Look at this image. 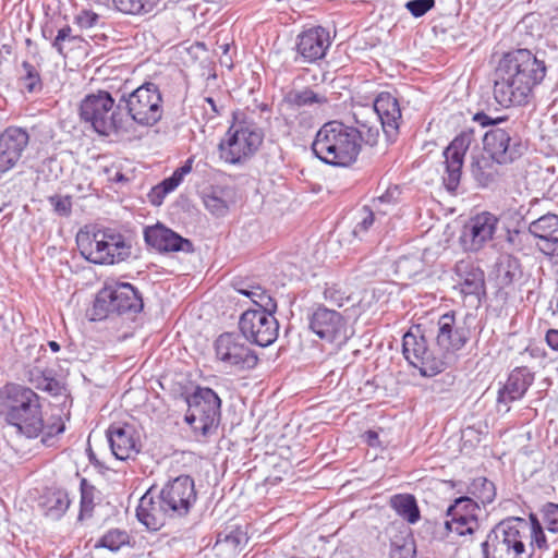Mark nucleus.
<instances>
[{
  "instance_id": "obj_1",
  "label": "nucleus",
  "mask_w": 558,
  "mask_h": 558,
  "mask_svg": "<svg viewBox=\"0 0 558 558\" xmlns=\"http://www.w3.org/2000/svg\"><path fill=\"white\" fill-rule=\"evenodd\" d=\"M545 61L525 48L506 52L495 71L494 97L504 107L524 106L546 76Z\"/></svg>"
},
{
  "instance_id": "obj_2",
  "label": "nucleus",
  "mask_w": 558,
  "mask_h": 558,
  "mask_svg": "<svg viewBox=\"0 0 558 558\" xmlns=\"http://www.w3.org/2000/svg\"><path fill=\"white\" fill-rule=\"evenodd\" d=\"M483 558H532L535 548H547L543 526L536 514L529 520L509 517L497 523L481 544Z\"/></svg>"
},
{
  "instance_id": "obj_3",
  "label": "nucleus",
  "mask_w": 558,
  "mask_h": 558,
  "mask_svg": "<svg viewBox=\"0 0 558 558\" xmlns=\"http://www.w3.org/2000/svg\"><path fill=\"white\" fill-rule=\"evenodd\" d=\"M312 150L326 165L350 167L361 153L360 131L340 121H329L317 131Z\"/></svg>"
},
{
  "instance_id": "obj_4",
  "label": "nucleus",
  "mask_w": 558,
  "mask_h": 558,
  "mask_svg": "<svg viewBox=\"0 0 558 558\" xmlns=\"http://www.w3.org/2000/svg\"><path fill=\"white\" fill-rule=\"evenodd\" d=\"M144 308L141 292L129 282L109 281L97 292L93 320H102L111 315L134 318Z\"/></svg>"
},
{
  "instance_id": "obj_5",
  "label": "nucleus",
  "mask_w": 558,
  "mask_h": 558,
  "mask_svg": "<svg viewBox=\"0 0 558 558\" xmlns=\"http://www.w3.org/2000/svg\"><path fill=\"white\" fill-rule=\"evenodd\" d=\"M5 393L8 399L7 422L28 438L38 437L44 429L38 395L20 385L8 386Z\"/></svg>"
},
{
  "instance_id": "obj_6",
  "label": "nucleus",
  "mask_w": 558,
  "mask_h": 558,
  "mask_svg": "<svg viewBox=\"0 0 558 558\" xmlns=\"http://www.w3.org/2000/svg\"><path fill=\"white\" fill-rule=\"evenodd\" d=\"M80 116L99 135L110 136L128 131L119 102L116 105V99L107 90L85 96L80 106Z\"/></svg>"
},
{
  "instance_id": "obj_7",
  "label": "nucleus",
  "mask_w": 558,
  "mask_h": 558,
  "mask_svg": "<svg viewBox=\"0 0 558 558\" xmlns=\"http://www.w3.org/2000/svg\"><path fill=\"white\" fill-rule=\"evenodd\" d=\"M119 108L125 111L140 126L156 125L163 116V98L159 86L150 81L144 82L131 92H123L119 97Z\"/></svg>"
},
{
  "instance_id": "obj_8",
  "label": "nucleus",
  "mask_w": 558,
  "mask_h": 558,
  "mask_svg": "<svg viewBox=\"0 0 558 558\" xmlns=\"http://www.w3.org/2000/svg\"><path fill=\"white\" fill-rule=\"evenodd\" d=\"M473 121L485 128L494 125L483 136L484 149L494 161L506 165L514 161L524 151V145L512 126L500 128L498 124L508 121L506 117L490 118L485 112H477Z\"/></svg>"
},
{
  "instance_id": "obj_9",
  "label": "nucleus",
  "mask_w": 558,
  "mask_h": 558,
  "mask_svg": "<svg viewBox=\"0 0 558 558\" xmlns=\"http://www.w3.org/2000/svg\"><path fill=\"white\" fill-rule=\"evenodd\" d=\"M262 130L252 121H235L220 141V159L229 165H241L250 159L263 143Z\"/></svg>"
},
{
  "instance_id": "obj_10",
  "label": "nucleus",
  "mask_w": 558,
  "mask_h": 558,
  "mask_svg": "<svg viewBox=\"0 0 558 558\" xmlns=\"http://www.w3.org/2000/svg\"><path fill=\"white\" fill-rule=\"evenodd\" d=\"M189 410L184 421L204 437L215 432L220 422L221 399L208 387L197 386L186 398Z\"/></svg>"
},
{
  "instance_id": "obj_11",
  "label": "nucleus",
  "mask_w": 558,
  "mask_h": 558,
  "mask_svg": "<svg viewBox=\"0 0 558 558\" xmlns=\"http://www.w3.org/2000/svg\"><path fill=\"white\" fill-rule=\"evenodd\" d=\"M402 352L405 360L424 377H433L441 373L448 365L447 355L439 348L429 347L420 330H409L403 335Z\"/></svg>"
},
{
  "instance_id": "obj_12",
  "label": "nucleus",
  "mask_w": 558,
  "mask_h": 558,
  "mask_svg": "<svg viewBox=\"0 0 558 558\" xmlns=\"http://www.w3.org/2000/svg\"><path fill=\"white\" fill-rule=\"evenodd\" d=\"M215 356L226 368L233 371L253 369L258 364L256 352L247 341L234 332L221 333L214 343Z\"/></svg>"
},
{
  "instance_id": "obj_13",
  "label": "nucleus",
  "mask_w": 558,
  "mask_h": 558,
  "mask_svg": "<svg viewBox=\"0 0 558 558\" xmlns=\"http://www.w3.org/2000/svg\"><path fill=\"white\" fill-rule=\"evenodd\" d=\"M276 311H258L248 308L239 319L241 336L250 343L260 348L271 345L279 335V323Z\"/></svg>"
},
{
  "instance_id": "obj_14",
  "label": "nucleus",
  "mask_w": 558,
  "mask_h": 558,
  "mask_svg": "<svg viewBox=\"0 0 558 558\" xmlns=\"http://www.w3.org/2000/svg\"><path fill=\"white\" fill-rule=\"evenodd\" d=\"M470 316L458 319L453 312L441 315L438 319L436 345L447 355V361L460 351L471 338V327L468 325Z\"/></svg>"
},
{
  "instance_id": "obj_15",
  "label": "nucleus",
  "mask_w": 558,
  "mask_h": 558,
  "mask_svg": "<svg viewBox=\"0 0 558 558\" xmlns=\"http://www.w3.org/2000/svg\"><path fill=\"white\" fill-rule=\"evenodd\" d=\"M159 494L163 506L174 518L186 515L197 498L194 480L190 475H180L169 481Z\"/></svg>"
},
{
  "instance_id": "obj_16",
  "label": "nucleus",
  "mask_w": 558,
  "mask_h": 558,
  "mask_svg": "<svg viewBox=\"0 0 558 558\" xmlns=\"http://www.w3.org/2000/svg\"><path fill=\"white\" fill-rule=\"evenodd\" d=\"M474 140V129L465 128L453 138L444 151L446 174L444 175L442 181L446 190L450 193H454L459 186L463 158Z\"/></svg>"
},
{
  "instance_id": "obj_17",
  "label": "nucleus",
  "mask_w": 558,
  "mask_h": 558,
  "mask_svg": "<svg viewBox=\"0 0 558 558\" xmlns=\"http://www.w3.org/2000/svg\"><path fill=\"white\" fill-rule=\"evenodd\" d=\"M498 218L487 211L472 217L463 227L460 241L465 251L477 252L483 248L496 232Z\"/></svg>"
},
{
  "instance_id": "obj_18",
  "label": "nucleus",
  "mask_w": 558,
  "mask_h": 558,
  "mask_svg": "<svg viewBox=\"0 0 558 558\" xmlns=\"http://www.w3.org/2000/svg\"><path fill=\"white\" fill-rule=\"evenodd\" d=\"M331 45L329 32L323 26H313L301 32L296 37L295 61L314 63L325 58Z\"/></svg>"
},
{
  "instance_id": "obj_19",
  "label": "nucleus",
  "mask_w": 558,
  "mask_h": 558,
  "mask_svg": "<svg viewBox=\"0 0 558 558\" xmlns=\"http://www.w3.org/2000/svg\"><path fill=\"white\" fill-rule=\"evenodd\" d=\"M29 143V134L25 129L9 126L0 135V171L13 168L23 157Z\"/></svg>"
},
{
  "instance_id": "obj_20",
  "label": "nucleus",
  "mask_w": 558,
  "mask_h": 558,
  "mask_svg": "<svg viewBox=\"0 0 558 558\" xmlns=\"http://www.w3.org/2000/svg\"><path fill=\"white\" fill-rule=\"evenodd\" d=\"M308 324L314 333L328 342L345 339V322L337 311L319 306L308 316Z\"/></svg>"
},
{
  "instance_id": "obj_21",
  "label": "nucleus",
  "mask_w": 558,
  "mask_h": 558,
  "mask_svg": "<svg viewBox=\"0 0 558 558\" xmlns=\"http://www.w3.org/2000/svg\"><path fill=\"white\" fill-rule=\"evenodd\" d=\"M144 240L148 246L160 253L194 251L193 243L189 239L160 223L145 228Z\"/></svg>"
},
{
  "instance_id": "obj_22",
  "label": "nucleus",
  "mask_w": 558,
  "mask_h": 558,
  "mask_svg": "<svg viewBox=\"0 0 558 558\" xmlns=\"http://www.w3.org/2000/svg\"><path fill=\"white\" fill-rule=\"evenodd\" d=\"M374 111L381 123V129L387 140L395 142L399 135L402 118L398 99L390 93H380L375 98Z\"/></svg>"
},
{
  "instance_id": "obj_23",
  "label": "nucleus",
  "mask_w": 558,
  "mask_h": 558,
  "mask_svg": "<svg viewBox=\"0 0 558 558\" xmlns=\"http://www.w3.org/2000/svg\"><path fill=\"white\" fill-rule=\"evenodd\" d=\"M534 381V374L527 367H517L508 376L506 384L498 391L497 404L499 411L505 407V412L510 410V403L524 397Z\"/></svg>"
},
{
  "instance_id": "obj_24",
  "label": "nucleus",
  "mask_w": 558,
  "mask_h": 558,
  "mask_svg": "<svg viewBox=\"0 0 558 558\" xmlns=\"http://www.w3.org/2000/svg\"><path fill=\"white\" fill-rule=\"evenodd\" d=\"M108 441L113 456L118 460H128L135 457L141 444L135 429L130 425H111L107 430Z\"/></svg>"
},
{
  "instance_id": "obj_25",
  "label": "nucleus",
  "mask_w": 558,
  "mask_h": 558,
  "mask_svg": "<svg viewBox=\"0 0 558 558\" xmlns=\"http://www.w3.org/2000/svg\"><path fill=\"white\" fill-rule=\"evenodd\" d=\"M530 233L537 239L536 245L546 255L558 253V216L546 214L532 221Z\"/></svg>"
},
{
  "instance_id": "obj_26",
  "label": "nucleus",
  "mask_w": 558,
  "mask_h": 558,
  "mask_svg": "<svg viewBox=\"0 0 558 558\" xmlns=\"http://www.w3.org/2000/svg\"><path fill=\"white\" fill-rule=\"evenodd\" d=\"M136 517L142 524L151 531L160 530L166 524L167 519L173 518L170 510L163 506L160 494L157 498H154L150 492L144 494L140 499Z\"/></svg>"
},
{
  "instance_id": "obj_27",
  "label": "nucleus",
  "mask_w": 558,
  "mask_h": 558,
  "mask_svg": "<svg viewBox=\"0 0 558 558\" xmlns=\"http://www.w3.org/2000/svg\"><path fill=\"white\" fill-rule=\"evenodd\" d=\"M460 291L464 295H474L481 300L485 295L484 271L470 259H461L454 266Z\"/></svg>"
},
{
  "instance_id": "obj_28",
  "label": "nucleus",
  "mask_w": 558,
  "mask_h": 558,
  "mask_svg": "<svg viewBox=\"0 0 558 558\" xmlns=\"http://www.w3.org/2000/svg\"><path fill=\"white\" fill-rule=\"evenodd\" d=\"M76 243L81 254L94 264H112V258L105 252V230H97L93 234L78 232Z\"/></svg>"
},
{
  "instance_id": "obj_29",
  "label": "nucleus",
  "mask_w": 558,
  "mask_h": 558,
  "mask_svg": "<svg viewBox=\"0 0 558 558\" xmlns=\"http://www.w3.org/2000/svg\"><path fill=\"white\" fill-rule=\"evenodd\" d=\"M247 541V533L241 526H228L217 535L213 551L221 558H234Z\"/></svg>"
},
{
  "instance_id": "obj_30",
  "label": "nucleus",
  "mask_w": 558,
  "mask_h": 558,
  "mask_svg": "<svg viewBox=\"0 0 558 558\" xmlns=\"http://www.w3.org/2000/svg\"><path fill=\"white\" fill-rule=\"evenodd\" d=\"M193 162V157L187 158L169 178L155 185L148 193L149 202L155 206H160L165 197L173 192L182 183L184 177L192 171Z\"/></svg>"
},
{
  "instance_id": "obj_31",
  "label": "nucleus",
  "mask_w": 558,
  "mask_h": 558,
  "mask_svg": "<svg viewBox=\"0 0 558 558\" xmlns=\"http://www.w3.org/2000/svg\"><path fill=\"white\" fill-rule=\"evenodd\" d=\"M70 505L71 500L64 489H48L41 495L38 507L47 519L58 521L65 514Z\"/></svg>"
},
{
  "instance_id": "obj_32",
  "label": "nucleus",
  "mask_w": 558,
  "mask_h": 558,
  "mask_svg": "<svg viewBox=\"0 0 558 558\" xmlns=\"http://www.w3.org/2000/svg\"><path fill=\"white\" fill-rule=\"evenodd\" d=\"M328 102L324 94L314 92L310 87L292 88L283 96L282 104L289 108L323 106Z\"/></svg>"
},
{
  "instance_id": "obj_33",
  "label": "nucleus",
  "mask_w": 558,
  "mask_h": 558,
  "mask_svg": "<svg viewBox=\"0 0 558 558\" xmlns=\"http://www.w3.org/2000/svg\"><path fill=\"white\" fill-rule=\"evenodd\" d=\"M105 230V252L112 258V264L120 263L126 259L131 254V244L126 241L125 236L114 229Z\"/></svg>"
},
{
  "instance_id": "obj_34",
  "label": "nucleus",
  "mask_w": 558,
  "mask_h": 558,
  "mask_svg": "<svg viewBox=\"0 0 558 558\" xmlns=\"http://www.w3.org/2000/svg\"><path fill=\"white\" fill-rule=\"evenodd\" d=\"M390 507L409 523H416L420 518V509L416 499L410 494H397L390 498Z\"/></svg>"
},
{
  "instance_id": "obj_35",
  "label": "nucleus",
  "mask_w": 558,
  "mask_h": 558,
  "mask_svg": "<svg viewBox=\"0 0 558 558\" xmlns=\"http://www.w3.org/2000/svg\"><path fill=\"white\" fill-rule=\"evenodd\" d=\"M234 288L240 294L248 298L258 307V311H277V302L259 284L234 286Z\"/></svg>"
},
{
  "instance_id": "obj_36",
  "label": "nucleus",
  "mask_w": 558,
  "mask_h": 558,
  "mask_svg": "<svg viewBox=\"0 0 558 558\" xmlns=\"http://www.w3.org/2000/svg\"><path fill=\"white\" fill-rule=\"evenodd\" d=\"M84 44L86 41L83 37L74 35L72 28L64 25L58 29L51 46L60 56L65 58L72 50L83 48Z\"/></svg>"
},
{
  "instance_id": "obj_37",
  "label": "nucleus",
  "mask_w": 558,
  "mask_h": 558,
  "mask_svg": "<svg viewBox=\"0 0 558 558\" xmlns=\"http://www.w3.org/2000/svg\"><path fill=\"white\" fill-rule=\"evenodd\" d=\"M466 496H471L477 504L486 506L492 504L496 497V487L493 482L486 477L480 476L474 478L466 488Z\"/></svg>"
},
{
  "instance_id": "obj_38",
  "label": "nucleus",
  "mask_w": 558,
  "mask_h": 558,
  "mask_svg": "<svg viewBox=\"0 0 558 558\" xmlns=\"http://www.w3.org/2000/svg\"><path fill=\"white\" fill-rule=\"evenodd\" d=\"M446 517L447 519L444 522V529L447 535L451 533H454L458 536L472 535L480 526L478 520L473 519L471 515H462L458 513L457 515Z\"/></svg>"
},
{
  "instance_id": "obj_39",
  "label": "nucleus",
  "mask_w": 558,
  "mask_h": 558,
  "mask_svg": "<svg viewBox=\"0 0 558 558\" xmlns=\"http://www.w3.org/2000/svg\"><path fill=\"white\" fill-rule=\"evenodd\" d=\"M81 501L78 520L90 518L96 504L100 500V492L86 478L80 482Z\"/></svg>"
},
{
  "instance_id": "obj_40",
  "label": "nucleus",
  "mask_w": 558,
  "mask_h": 558,
  "mask_svg": "<svg viewBox=\"0 0 558 558\" xmlns=\"http://www.w3.org/2000/svg\"><path fill=\"white\" fill-rule=\"evenodd\" d=\"M130 544V535L125 530H108L95 544V548H106L110 551H118Z\"/></svg>"
},
{
  "instance_id": "obj_41",
  "label": "nucleus",
  "mask_w": 558,
  "mask_h": 558,
  "mask_svg": "<svg viewBox=\"0 0 558 558\" xmlns=\"http://www.w3.org/2000/svg\"><path fill=\"white\" fill-rule=\"evenodd\" d=\"M113 7L124 14L140 15L151 12L156 0H112Z\"/></svg>"
},
{
  "instance_id": "obj_42",
  "label": "nucleus",
  "mask_w": 558,
  "mask_h": 558,
  "mask_svg": "<svg viewBox=\"0 0 558 558\" xmlns=\"http://www.w3.org/2000/svg\"><path fill=\"white\" fill-rule=\"evenodd\" d=\"M480 505L471 496H461L450 505L446 511V515H471L473 519L478 520Z\"/></svg>"
},
{
  "instance_id": "obj_43",
  "label": "nucleus",
  "mask_w": 558,
  "mask_h": 558,
  "mask_svg": "<svg viewBox=\"0 0 558 558\" xmlns=\"http://www.w3.org/2000/svg\"><path fill=\"white\" fill-rule=\"evenodd\" d=\"M222 194V190H213L203 197L206 209L216 217H223L229 211V204Z\"/></svg>"
},
{
  "instance_id": "obj_44",
  "label": "nucleus",
  "mask_w": 558,
  "mask_h": 558,
  "mask_svg": "<svg viewBox=\"0 0 558 558\" xmlns=\"http://www.w3.org/2000/svg\"><path fill=\"white\" fill-rule=\"evenodd\" d=\"M23 75L21 81L23 82L24 88L28 93H37L43 89V82L40 74L35 65L28 61L22 62Z\"/></svg>"
},
{
  "instance_id": "obj_45",
  "label": "nucleus",
  "mask_w": 558,
  "mask_h": 558,
  "mask_svg": "<svg viewBox=\"0 0 558 558\" xmlns=\"http://www.w3.org/2000/svg\"><path fill=\"white\" fill-rule=\"evenodd\" d=\"M546 529L551 533H558V505L547 502L542 509Z\"/></svg>"
},
{
  "instance_id": "obj_46",
  "label": "nucleus",
  "mask_w": 558,
  "mask_h": 558,
  "mask_svg": "<svg viewBox=\"0 0 558 558\" xmlns=\"http://www.w3.org/2000/svg\"><path fill=\"white\" fill-rule=\"evenodd\" d=\"M48 202L59 216L68 217L72 211V197L69 195H52Z\"/></svg>"
},
{
  "instance_id": "obj_47",
  "label": "nucleus",
  "mask_w": 558,
  "mask_h": 558,
  "mask_svg": "<svg viewBox=\"0 0 558 558\" xmlns=\"http://www.w3.org/2000/svg\"><path fill=\"white\" fill-rule=\"evenodd\" d=\"M100 16L92 10H82L74 16V24L81 29H89L98 26Z\"/></svg>"
},
{
  "instance_id": "obj_48",
  "label": "nucleus",
  "mask_w": 558,
  "mask_h": 558,
  "mask_svg": "<svg viewBox=\"0 0 558 558\" xmlns=\"http://www.w3.org/2000/svg\"><path fill=\"white\" fill-rule=\"evenodd\" d=\"M396 267L398 272L411 277L421 269V260L415 256H403L397 260Z\"/></svg>"
},
{
  "instance_id": "obj_49",
  "label": "nucleus",
  "mask_w": 558,
  "mask_h": 558,
  "mask_svg": "<svg viewBox=\"0 0 558 558\" xmlns=\"http://www.w3.org/2000/svg\"><path fill=\"white\" fill-rule=\"evenodd\" d=\"M324 298L326 301L339 307L349 299L338 284H327L324 290Z\"/></svg>"
},
{
  "instance_id": "obj_50",
  "label": "nucleus",
  "mask_w": 558,
  "mask_h": 558,
  "mask_svg": "<svg viewBox=\"0 0 558 558\" xmlns=\"http://www.w3.org/2000/svg\"><path fill=\"white\" fill-rule=\"evenodd\" d=\"M435 5V0H410L405 8L414 17H421Z\"/></svg>"
},
{
  "instance_id": "obj_51",
  "label": "nucleus",
  "mask_w": 558,
  "mask_h": 558,
  "mask_svg": "<svg viewBox=\"0 0 558 558\" xmlns=\"http://www.w3.org/2000/svg\"><path fill=\"white\" fill-rule=\"evenodd\" d=\"M489 165L487 159L478 160L472 165V173L474 178L483 185L487 184L493 179V173L485 171Z\"/></svg>"
},
{
  "instance_id": "obj_52",
  "label": "nucleus",
  "mask_w": 558,
  "mask_h": 558,
  "mask_svg": "<svg viewBox=\"0 0 558 558\" xmlns=\"http://www.w3.org/2000/svg\"><path fill=\"white\" fill-rule=\"evenodd\" d=\"M374 223V213L368 207H363L361 213V220L353 229L354 235L365 233Z\"/></svg>"
},
{
  "instance_id": "obj_53",
  "label": "nucleus",
  "mask_w": 558,
  "mask_h": 558,
  "mask_svg": "<svg viewBox=\"0 0 558 558\" xmlns=\"http://www.w3.org/2000/svg\"><path fill=\"white\" fill-rule=\"evenodd\" d=\"M359 131L361 134V145L363 143L369 146L377 144L379 136V131L377 128H368L367 125L363 124Z\"/></svg>"
},
{
  "instance_id": "obj_54",
  "label": "nucleus",
  "mask_w": 558,
  "mask_h": 558,
  "mask_svg": "<svg viewBox=\"0 0 558 558\" xmlns=\"http://www.w3.org/2000/svg\"><path fill=\"white\" fill-rule=\"evenodd\" d=\"M64 424L60 417L57 418L56 422H53L52 424L46 426L44 425V429L41 430V433H44L43 441L48 442L47 438L62 434L64 432Z\"/></svg>"
},
{
  "instance_id": "obj_55",
  "label": "nucleus",
  "mask_w": 558,
  "mask_h": 558,
  "mask_svg": "<svg viewBox=\"0 0 558 558\" xmlns=\"http://www.w3.org/2000/svg\"><path fill=\"white\" fill-rule=\"evenodd\" d=\"M415 550L412 547L402 546L392 549L391 558H415Z\"/></svg>"
},
{
  "instance_id": "obj_56",
  "label": "nucleus",
  "mask_w": 558,
  "mask_h": 558,
  "mask_svg": "<svg viewBox=\"0 0 558 558\" xmlns=\"http://www.w3.org/2000/svg\"><path fill=\"white\" fill-rule=\"evenodd\" d=\"M546 342L555 351H558V329H549L546 332Z\"/></svg>"
},
{
  "instance_id": "obj_57",
  "label": "nucleus",
  "mask_w": 558,
  "mask_h": 558,
  "mask_svg": "<svg viewBox=\"0 0 558 558\" xmlns=\"http://www.w3.org/2000/svg\"><path fill=\"white\" fill-rule=\"evenodd\" d=\"M398 192L397 187H393L392 190H387L386 193L380 195L377 198V202L379 204H392L396 202L395 194Z\"/></svg>"
},
{
  "instance_id": "obj_58",
  "label": "nucleus",
  "mask_w": 558,
  "mask_h": 558,
  "mask_svg": "<svg viewBox=\"0 0 558 558\" xmlns=\"http://www.w3.org/2000/svg\"><path fill=\"white\" fill-rule=\"evenodd\" d=\"M499 276L502 284H509L513 280V274H511L509 270H506L502 276Z\"/></svg>"
},
{
  "instance_id": "obj_59",
  "label": "nucleus",
  "mask_w": 558,
  "mask_h": 558,
  "mask_svg": "<svg viewBox=\"0 0 558 558\" xmlns=\"http://www.w3.org/2000/svg\"><path fill=\"white\" fill-rule=\"evenodd\" d=\"M44 381H45L46 384H45V386H43V388H44L45 390H49V391H51V390L53 389V385H56V381H54L53 379H51V378H47V377H45V378H44Z\"/></svg>"
},
{
  "instance_id": "obj_60",
  "label": "nucleus",
  "mask_w": 558,
  "mask_h": 558,
  "mask_svg": "<svg viewBox=\"0 0 558 558\" xmlns=\"http://www.w3.org/2000/svg\"><path fill=\"white\" fill-rule=\"evenodd\" d=\"M368 438H369V439H366V441L368 442V445H371V446H376V445H377L378 439H376V438H377L376 433H374V432H369V433H368Z\"/></svg>"
},
{
  "instance_id": "obj_61",
  "label": "nucleus",
  "mask_w": 558,
  "mask_h": 558,
  "mask_svg": "<svg viewBox=\"0 0 558 558\" xmlns=\"http://www.w3.org/2000/svg\"><path fill=\"white\" fill-rule=\"evenodd\" d=\"M205 101L210 106L211 110L217 114L219 113L218 109H217V106H216V101L214 100V98L211 97H206L205 98Z\"/></svg>"
},
{
  "instance_id": "obj_62",
  "label": "nucleus",
  "mask_w": 558,
  "mask_h": 558,
  "mask_svg": "<svg viewBox=\"0 0 558 558\" xmlns=\"http://www.w3.org/2000/svg\"><path fill=\"white\" fill-rule=\"evenodd\" d=\"M48 345L52 352H59L60 351V344L57 341H49Z\"/></svg>"
},
{
  "instance_id": "obj_63",
  "label": "nucleus",
  "mask_w": 558,
  "mask_h": 558,
  "mask_svg": "<svg viewBox=\"0 0 558 558\" xmlns=\"http://www.w3.org/2000/svg\"><path fill=\"white\" fill-rule=\"evenodd\" d=\"M123 180H125V178H124V175H123L121 172H119V171H117V172H116V174H114V177L112 178V181H114V182H121V181H123Z\"/></svg>"
},
{
  "instance_id": "obj_64",
  "label": "nucleus",
  "mask_w": 558,
  "mask_h": 558,
  "mask_svg": "<svg viewBox=\"0 0 558 558\" xmlns=\"http://www.w3.org/2000/svg\"><path fill=\"white\" fill-rule=\"evenodd\" d=\"M2 49H3L8 54H11V53H12V46H11V45L4 44V45L2 46Z\"/></svg>"
}]
</instances>
